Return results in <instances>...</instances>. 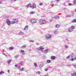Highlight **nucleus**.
Returning <instances> with one entry per match:
<instances>
[{
    "instance_id": "1",
    "label": "nucleus",
    "mask_w": 76,
    "mask_h": 76,
    "mask_svg": "<svg viewBox=\"0 0 76 76\" xmlns=\"http://www.w3.org/2000/svg\"><path fill=\"white\" fill-rule=\"evenodd\" d=\"M75 29V26H72L71 27L69 28V29L68 30V31H69V32H72L73 31V29Z\"/></svg>"
},
{
    "instance_id": "2",
    "label": "nucleus",
    "mask_w": 76,
    "mask_h": 76,
    "mask_svg": "<svg viewBox=\"0 0 76 76\" xmlns=\"http://www.w3.org/2000/svg\"><path fill=\"white\" fill-rule=\"evenodd\" d=\"M31 23H32V24H34V23H37V21H36V20L35 19H32L31 21Z\"/></svg>"
},
{
    "instance_id": "3",
    "label": "nucleus",
    "mask_w": 76,
    "mask_h": 76,
    "mask_svg": "<svg viewBox=\"0 0 76 76\" xmlns=\"http://www.w3.org/2000/svg\"><path fill=\"white\" fill-rule=\"evenodd\" d=\"M51 35L50 34H47L46 36L45 37L46 39H50L51 38Z\"/></svg>"
},
{
    "instance_id": "4",
    "label": "nucleus",
    "mask_w": 76,
    "mask_h": 76,
    "mask_svg": "<svg viewBox=\"0 0 76 76\" xmlns=\"http://www.w3.org/2000/svg\"><path fill=\"white\" fill-rule=\"evenodd\" d=\"M39 23H40L41 25H42V24H44V23H45V21L44 20H41L39 21Z\"/></svg>"
},
{
    "instance_id": "5",
    "label": "nucleus",
    "mask_w": 76,
    "mask_h": 76,
    "mask_svg": "<svg viewBox=\"0 0 76 76\" xmlns=\"http://www.w3.org/2000/svg\"><path fill=\"white\" fill-rule=\"evenodd\" d=\"M6 22L9 26L11 25V22L9 20H7Z\"/></svg>"
},
{
    "instance_id": "6",
    "label": "nucleus",
    "mask_w": 76,
    "mask_h": 76,
    "mask_svg": "<svg viewBox=\"0 0 76 76\" xmlns=\"http://www.w3.org/2000/svg\"><path fill=\"white\" fill-rule=\"evenodd\" d=\"M14 20H15V22H11V24H14V23H18V20H17V19H15Z\"/></svg>"
},
{
    "instance_id": "7",
    "label": "nucleus",
    "mask_w": 76,
    "mask_h": 76,
    "mask_svg": "<svg viewBox=\"0 0 76 76\" xmlns=\"http://www.w3.org/2000/svg\"><path fill=\"white\" fill-rule=\"evenodd\" d=\"M51 58L52 60H55V59H56V56H52Z\"/></svg>"
},
{
    "instance_id": "8",
    "label": "nucleus",
    "mask_w": 76,
    "mask_h": 76,
    "mask_svg": "<svg viewBox=\"0 0 76 76\" xmlns=\"http://www.w3.org/2000/svg\"><path fill=\"white\" fill-rule=\"evenodd\" d=\"M30 7L32 9H34V8H36V5H34L33 6H31Z\"/></svg>"
},
{
    "instance_id": "9",
    "label": "nucleus",
    "mask_w": 76,
    "mask_h": 76,
    "mask_svg": "<svg viewBox=\"0 0 76 76\" xmlns=\"http://www.w3.org/2000/svg\"><path fill=\"white\" fill-rule=\"evenodd\" d=\"M28 26H26L24 28V30H25V31H26V30H28Z\"/></svg>"
},
{
    "instance_id": "10",
    "label": "nucleus",
    "mask_w": 76,
    "mask_h": 76,
    "mask_svg": "<svg viewBox=\"0 0 76 76\" xmlns=\"http://www.w3.org/2000/svg\"><path fill=\"white\" fill-rule=\"evenodd\" d=\"M72 23H75V22H76V19H73L72 21Z\"/></svg>"
},
{
    "instance_id": "11",
    "label": "nucleus",
    "mask_w": 76,
    "mask_h": 76,
    "mask_svg": "<svg viewBox=\"0 0 76 76\" xmlns=\"http://www.w3.org/2000/svg\"><path fill=\"white\" fill-rule=\"evenodd\" d=\"M19 34L20 35H22L23 34V33L22 31H20L19 33Z\"/></svg>"
},
{
    "instance_id": "12",
    "label": "nucleus",
    "mask_w": 76,
    "mask_h": 76,
    "mask_svg": "<svg viewBox=\"0 0 76 76\" xmlns=\"http://www.w3.org/2000/svg\"><path fill=\"white\" fill-rule=\"evenodd\" d=\"M59 16H54V18H55V19H57V18L59 19Z\"/></svg>"
},
{
    "instance_id": "13",
    "label": "nucleus",
    "mask_w": 76,
    "mask_h": 76,
    "mask_svg": "<svg viewBox=\"0 0 76 76\" xmlns=\"http://www.w3.org/2000/svg\"><path fill=\"white\" fill-rule=\"evenodd\" d=\"M43 64H40V65L39 66V67L40 68H42V67H43Z\"/></svg>"
},
{
    "instance_id": "14",
    "label": "nucleus",
    "mask_w": 76,
    "mask_h": 76,
    "mask_svg": "<svg viewBox=\"0 0 76 76\" xmlns=\"http://www.w3.org/2000/svg\"><path fill=\"white\" fill-rule=\"evenodd\" d=\"M48 49H46L44 51V53H47V52H48Z\"/></svg>"
},
{
    "instance_id": "15",
    "label": "nucleus",
    "mask_w": 76,
    "mask_h": 76,
    "mask_svg": "<svg viewBox=\"0 0 76 76\" xmlns=\"http://www.w3.org/2000/svg\"><path fill=\"white\" fill-rule=\"evenodd\" d=\"M31 6V4H28L26 5V7H29V6Z\"/></svg>"
},
{
    "instance_id": "16",
    "label": "nucleus",
    "mask_w": 76,
    "mask_h": 76,
    "mask_svg": "<svg viewBox=\"0 0 76 76\" xmlns=\"http://www.w3.org/2000/svg\"><path fill=\"white\" fill-rule=\"evenodd\" d=\"M26 47V45H24L23 46H22L21 48H25Z\"/></svg>"
},
{
    "instance_id": "17",
    "label": "nucleus",
    "mask_w": 76,
    "mask_h": 76,
    "mask_svg": "<svg viewBox=\"0 0 76 76\" xmlns=\"http://www.w3.org/2000/svg\"><path fill=\"white\" fill-rule=\"evenodd\" d=\"M4 73V72L3 71L0 72V75H3V74Z\"/></svg>"
},
{
    "instance_id": "18",
    "label": "nucleus",
    "mask_w": 76,
    "mask_h": 76,
    "mask_svg": "<svg viewBox=\"0 0 76 76\" xmlns=\"http://www.w3.org/2000/svg\"><path fill=\"white\" fill-rule=\"evenodd\" d=\"M47 63H51V60H47Z\"/></svg>"
},
{
    "instance_id": "19",
    "label": "nucleus",
    "mask_w": 76,
    "mask_h": 76,
    "mask_svg": "<svg viewBox=\"0 0 76 76\" xmlns=\"http://www.w3.org/2000/svg\"><path fill=\"white\" fill-rule=\"evenodd\" d=\"M41 72L39 71H38L36 72V74L37 75H40Z\"/></svg>"
},
{
    "instance_id": "20",
    "label": "nucleus",
    "mask_w": 76,
    "mask_h": 76,
    "mask_svg": "<svg viewBox=\"0 0 76 76\" xmlns=\"http://www.w3.org/2000/svg\"><path fill=\"white\" fill-rule=\"evenodd\" d=\"M34 66L36 68L37 67V64L36 63H34Z\"/></svg>"
},
{
    "instance_id": "21",
    "label": "nucleus",
    "mask_w": 76,
    "mask_h": 76,
    "mask_svg": "<svg viewBox=\"0 0 76 76\" xmlns=\"http://www.w3.org/2000/svg\"><path fill=\"white\" fill-rule=\"evenodd\" d=\"M13 48L12 47H11L9 48V49L10 50H13Z\"/></svg>"
},
{
    "instance_id": "22",
    "label": "nucleus",
    "mask_w": 76,
    "mask_h": 76,
    "mask_svg": "<svg viewBox=\"0 0 76 76\" xmlns=\"http://www.w3.org/2000/svg\"><path fill=\"white\" fill-rule=\"evenodd\" d=\"M72 76H76V73H74L72 74Z\"/></svg>"
},
{
    "instance_id": "23",
    "label": "nucleus",
    "mask_w": 76,
    "mask_h": 76,
    "mask_svg": "<svg viewBox=\"0 0 76 76\" xmlns=\"http://www.w3.org/2000/svg\"><path fill=\"white\" fill-rule=\"evenodd\" d=\"M3 55H4V56H6V57H8V56H7V55H6V54L5 53H3Z\"/></svg>"
},
{
    "instance_id": "24",
    "label": "nucleus",
    "mask_w": 76,
    "mask_h": 76,
    "mask_svg": "<svg viewBox=\"0 0 76 76\" xmlns=\"http://www.w3.org/2000/svg\"><path fill=\"white\" fill-rule=\"evenodd\" d=\"M8 63L10 64V63L12 62V61H10V60H8Z\"/></svg>"
},
{
    "instance_id": "25",
    "label": "nucleus",
    "mask_w": 76,
    "mask_h": 76,
    "mask_svg": "<svg viewBox=\"0 0 76 76\" xmlns=\"http://www.w3.org/2000/svg\"><path fill=\"white\" fill-rule=\"evenodd\" d=\"M23 70H24V68L23 67L22 69H20V71H21V72L23 71Z\"/></svg>"
},
{
    "instance_id": "26",
    "label": "nucleus",
    "mask_w": 76,
    "mask_h": 76,
    "mask_svg": "<svg viewBox=\"0 0 76 76\" xmlns=\"http://www.w3.org/2000/svg\"><path fill=\"white\" fill-rule=\"evenodd\" d=\"M30 14H31V15H32L33 14H34V13H35V12H30Z\"/></svg>"
},
{
    "instance_id": "27",
    "label": "nucleus",
    "mask_w": 76,
    "mask_h": 76,
    "mask_svg": "<svg viewBox=\"0 0 76 76\" xmlns=\"http://www.w3.org/2000/svg\"><path fill=\"white\" fill-rule=\"evenodd\" d=\"M73 4H76V0L74 1Z\"/></svg>"
},
{
    "instance_id": "28",
    "label": "nucleus",
    "mask_w": 76,
    "mask_h": 76,
    "mask_svg": "<svg viewBox=\"0 0 76 76\" xmlns=\"http://www.w3.org/2000/svg\"><path fill=\"white\" fill-rule=\"evenodd\" d=\"M59 25H57L56 26V27L57 28H58L59 27Z\"/></svg>"
},
{
    "instance_id": "29",
    "label": "nucleus",
    "mask_w": 76,
    "mask_h": 76,
    "mask_svg": "<svg viewBox=\"0 0 76 76\" xmlns=\"http://www.w3.org/2000/svg\"><path fill=\"white\" fill-rule=\"evenodd\" d=\"M39 48H40V50H44V48H43L39 47Z\"/></svg>"
},
{
    "instance_id": "30",
    "label": "nucleus",
    "mask_w": 76,
    "mask_h": 76,
    "mask_svg": "<svg viewBox=\"0 0 76 76\" xmlns=\"http://www.w3.org/2000/svg\"><path fill=\"white\" fill-rule=\"evenodd\" d=\"M18 57V55H16V56H15V59H16Z\"/></svg>"
},
{
    "instance_id": "31",
    "label": "nucleus",
    "mask_w": 76,
    "mask_h": 76,
    "mask_svg": "<svg viewBox=\"0 0 76 76\" xmlns=\"http://www.w3.org/2000/svg\"><path fill=\"white\" fill-rule=\"evenodd\" d=\"M58 33V31H55L54 32V34H57Z\"/></svg>"
},
{
    "instance_id": "32",
    "label": "nucleus",
    "mask_w": 76,
    "mask_h": 76,
    "mask_svg": "<svg viewBox=\"0 0 76 76\" xmlns=\"http://www.w3.org/2000/svg\"><path fill=\"white\" fill-rule=\"evenodd\" d=\"M75 13V12H72V16H73V15H74V13Z\"/></svg>"
},
{
    "instance_id": "33",
    "label": "nucleus",
    "mask_w": 76,
    "mask_h": 76,
    "mask_svg": "<svg viewBox=\"0 0 76 76\" xmlns=\"http://www.w3.org/2000/svg\"><path fill=\"white\" fill-rule=\"evenodd\" d=\"M66 17H67V18H70V17H71V15H67L66 16Z\"/></svg>"
},
{
    "instance_id": "34",
    "label": "nucleus",
    "mask_w": 76,
    "mask_h": 76,
    "mask_svg": "<svg viewBox=\"0 0 76 76\" xmlns=\"http://www.w3.org/2000/svg\"><path fill=\"white\" fill-rule=\"evenodd\" d=\"M68 47H69V46H68L67 45H66L65 46V48H68Z\"/></svg>"
},
{
    "instance_id": "35",
    "label": "nucleus",
    "mask_w": 76,
    "mask_h": 76,
    "mask_svg": "<svg viewBox=\"0 0 76 76\" xmlns=\"http://www.w3.org/2000/svg\"><path fill=\"white\" fill-rule=\"evenodd\" d=\"M70 60V61H73V60H74V59H73V58H72Z\"/></svg>"
},
{
    "instance_id": "36",
    "label": "nucleus",
    "mask_w": 76,
    "mask_h": 76,
    "mask_svg": "<svg viewBox=\"0 0 76 76\" xmlns=\"http://www.w3.org/2000/svg\"><path fill=\"white\" fill-rule=\"evenodd\" d=\"M72 4H71V3H69L68 4V5H69V6H72Z\"/></svg>"
},
{
    "instance_id": "37",
    "label": "nucleus",
    "mask_w": 76,
    "mask_h": 76,
    "mask_svg": "<svg viewBox=\"0 0 76 76\" xmlns=\"http://www.w3.org/2000/svg\"><path fill=\"white\" fill-rule=\"evenodd\" d=\"M29 42H34V40H29Z\"/></svg>"
},
{
    "instance_id": "38",
    "label": "nucleus",
    "mask_w": 76,
    "mask_h": 76,
    "mask_svg": "<svg viewBox=\"0 0 76 76\" xmlns=\"http://www.w3.org/2000/svg\"><path fill=\"white\" fill-rule=\"evenodd\" d=\"M21 53H24L25 52V51L23 50H21Z\"/></svg>"
},
{
    "instance_id": "39",
    "label": "nucleus",
    "mask_w": 76,
    "mask_h": 76,
    "mask_svg": "<svg viewBox=\"0 0 76 76\" xmlns=\"http://www.w3.org/2000/svg\"><path fill=\"white\" fill-rule=\"evenodd\" d=\"M37 50H38V51H39V50H40V48H37Z\"/></svg>"
},
{
    "instance_id": "40",
    "label": "nucleus",
    "mask_w": 76,
    "mask_h": 76,
    "mask_svg": "<svg viewBox=\"0 0 76 76\" xmlns=\"http://www.w3.org/2000/svg\"><path fill=\"white\" fill-rule=\"evenodd\" d=\"M40 6H42V3H41L39 4Z\"/></svg>"
},
{
    "instance_id": "41",
    "label": "nucleus",
    "mask_w": 76,
    "mask_h": 76,
    "mask_svg": "<svg viewBox=\"0 0 76 76\" xmlns=\"http://www.w3.org/2000/svg\"><path fill=\"white\" fill-rule=\"evenodd\" d=\"M20 65H21V66H22V62H20Z\"/></svg>"
},
{
    "instance_id": "42",
    "label": "nucleus",
    "mask_w": 76,
    "mask_h": 76,
    "mask_svg": "<svg viewBox=\"0 0 76 76\" xmlns=\"http://www.w3.org/2000/svg\"><path fill=\"white\" fill-rule=\"evenodd\" d=\"M45 70L46 71H48V69L46 68L45 69Z\"/></svg>"
},
{
    "instance_id": "43",
    "label": "nucleus",
    "mask_w": 76,
    "mask_h": 76,
    "mask_svg": "<svg viewBox=\"0 0 76 76\" xmlns=\"http://www.w3.org/2000/svg\"><path fill=\"white\" fill-rule=\"evenodd\" d=\"M7 72H8L9 74H10V71L9 70H8Z\"/></svg>"
},
{
    "instance_id": "44",
    "label": "nucleus",
    "mask_w": 76,
    "mask_h": 76,
    "mask_svg": "<svg viewBox=\"0 0 76 76\" xmlns=\"http://www.w3.org/2000/svg\"><path fill=\"white\" fill-rule=\"evenodd\" d=\"M66 58H70V56H68Z\"/></svg>"
},
{
    "instance_id": "45",
    "label": "nucleus",
    "mask_w": 76,
    "mask_h": 76,
    "mask_svg": "<svg viewBox=\"0 0 76 76\" xmlns=\"http://www.w3.org/2000/svg\"><path fill=\"white\" fill-rule=\"evenodd\" d=\"M22 55H24V54H25V53H22Z\"/></svg>"
},
{
    "instance_id": "46",
    "label": "nucleus",
    "mask_w": 76,
    "mask_h": 76,
    "mask_svg": "<svg viewBox=\"0 0 76 76\" xmlns=\"http://www.w3.org/2000/svg\"><path fill=\"white\" fill-rule=\"evenodd\" d=\"M17 0H11V1H16Z\"/></svg>"
},
{
    "instance_id": "47",
    "label": "nucleus",
    "mask_w": 76,
    "mask_h": 76,
    "mask_svg": "<svg viewBox=\"0 0 76 76\" xmlns=\"http://www.w3.org/2000/svg\"><path fill=\"white\" fill-rule=\"evenodd\" d=\"M15 67H17L18 66H17V65H15Z\"/></svg>"
},
{
    "instance_id": "48",
    "label": "nucleus",
    "mask_w": 76,
    "mask_h": 76,
    "mask_svg": "<svg viewBox=\"0 0 76 76\" xmlns=\"http://www.w3.org/2000/svg\"><path fill=\"white\" fill-rule=\"evenodd\" d=\"M67 9L66 8H64V10H66V9Z\"/></svg>"
},
{
    "instance_id": "49",
    "label": "nucleus",
    "mask_w": 76,
    "mask_h": 76,
    "mask_svg": "<svg viewBox=\"0 0 76 76\" xmlns=\"http://www.w3.org/2000/svg\"><path fill=\"white\" fill-rule=\"evenodd\" d=\"M71 57L72 58H73V57H74V56L73 55L71 56Z\"/></svg>"
},
{
    "instance_id": "50",
    "label": "nucleus",
    "mask_w": 76,
    "mask_h": 76,
    "mask_svg": "<svg viewBox=\"0 0 76 76\" xmlns=\"http://www.w3.org/2000/svg\"><path fill=\"white\" fill-rule=\"evenodd\" d=\"M67 67H70V65H68V66H67Z\"/></svg>"
},
{
    "instance_id": "51",
    "label": "nucleus",
    "mask_w": 76,
    "mask_h": 76,
    "mask_svg": "<svg viewBox=\"0 0 76 76\" xmlns=\"http://www.w3.org/2000/svg\"><path fill=\"white\" fill-rule=\"evenodd\" d=\"M18 69H20V67H18Z\"/></svg>"
},
{
    "instance_id": "52",
    "label": "nucleus",
    "mask_w": 76,
    "mask_h": 76,
    "mask_svg": "<svg viewBox=\"0 0 76 76\" xmlns=\"http://www.w3.org/2000/svg\"><path fill=\"white\" fill-rule=\"evenodd\" d=\"M53 21V20H50V22H52Z\"/></svg>"
},
{
    "instance_id": "53",
    "label": "nucleus",
    "mask_w": 76,
    "mask_h": 76,
    "mask_svg": "<svg viewBox=\"0 0 76 76\" xmlns=\"http://www.w3.org/2000/svg\"><path fill=\"white\" fill-rule=\"evenodd\" d=\"M59 0H56L57 1H59Z\"/></svg>"
},
{
    "instance_id": "54",
    "label": "nucleus",
    "mask_w": 76,
    "mask_h": 76,
    "mask_svg": "<svg viewBox=\"0 0 76 76\" xmlns=\"http://www.w3.org/2000/svg\"><path fill=\"white\" fill-rule=\"evenodd\" d=\"M0 4H1V2L0 1Z\"/></svg>"
},
{
    "instance_id": "55",
    "label": "nucleus",
    "mask_w": 76,
    "mask_h": 76,
    "mask_svg": "<svg viewBox=\"0 0 76 76\" xmlns=\"http://www.w3.org/2000/svg\"><path fill=\"white\" fill-rule=\"evenodd\" d=\"M66 41H68V39H66Z\"/></svg>"
},
{
    "instance_id": "56",
    "label": "nucleus",
    "mask_w": 76,
    "mask_h": 76,
    "mask_svg": "<svg viewBox=\"0 0 76 76\" xmlns=\"http://www.w3.org/2000/svg\"><path fill=\"white\" fill-rule=\"evenodd\" d=\"M45 76H48V75H47Z\"/></svg>"
},
{
    "instance_id": "57",
    "label": "nucleus",
    "mask_w": 76,
    "mask_h": 76,
    "mask_svg": "<svg viewBox=\"0 0 76 76\" xmlns=\"http://www.w3.org/2000/svg\"><path fill=\"white\" fill-rule=\"evenodd\" d=\"M36 44H37V45H38V43H36Z\"/></svg>"
},
{
    "instance_id": "58",
    "label": "nucleus",
    "mask_w": 76,
    "mask_h": 76,
    "mask_svg": "<svg viewBox=\"0 0 76 76\" xmlns=\"http://www.w3.org/2000/svg\"><path fill=\"white\" fill-rule=\"evenodd\" d=\"M51 3H52V2H51Z\"/></svg>"
},
{
    "instance_id": "59",
    "label": "nucleus",
    "mask_w": 76,
    "mask_h": 76,
    "mask_svg": "<svg viewBox=\"0 0 76 76\" xmlns=\"http://www.w3.org/2000/svg\"><path fill=\"white\" fill-rule=\"evenodd\" d=\"M56 6H57V4H56Z\"/></svg>"
},
{
    "instance_id": "60",
    "label": "nucleus",
    "mask_w": 76,
    "mask_h": 76,
    "mask_svg": "<svg viewBox=\"0 0 76 76\" xmlns=\"http://www.w3.org/2000/svg\"><path fill=\"white\" fill-rule=\"evenodd\" d=\"M34 76H36V75H34Z\"/></svg>"
},
{
    "instance_id": "61",
    "label": "nucleus",
    "mask_w": 76,
    "mask_h": 76,
    "mask_svg": "<svg viewBox=\"0 0 76 76\" xmlns=\"http://www.w3.org/2000/svg\"><path fill=\"white\" fill-rule=\"evenodd\" d=\"M5 19H6V18H5Z\"/></svg>"
}]
</instances>
